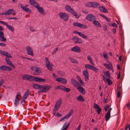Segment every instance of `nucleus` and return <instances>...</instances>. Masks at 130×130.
Masks as SVG:
<instances>
[{
	"mask_svg": "<svg viewBox=\"0 0 130 130\" xmlns=\"http://www.w3.org/2000/svg\"><path fill=\"white\" fill-rule=\"evenodd\" d=\"M99 8L101 12L104 13H107L108 12L107 9L106 8H105L103 6H101Z\"/></svg>",
	"mask_w": 130,
	"mask_h": 130,
	"instance_id": "obj_24",
	"label": "nucleus"
},
{
	"mask_svg": "<svg viewBox=\"0 0 130 130\" xmlns=\"http://www.w3.org/2000/svg\"><path fill=\"white\" fill-rule=\"evenodd\" d=\"M93 4H92V7H93L94 8H96L98 7V6H100V5L97 3H95L93 2Z\"/></svg>",
	"mask_w": 130,
	"mask_h": 130,
	"instance_id": "obj_37",
	"label": "nucleus"
},
{
	"mask_svg": "<svg viewBox=\"0 0 130 130\" xmlns=\"http://www.w3.org/2000/svg\"><path fill=\"white\" fill-rule=\"evenodd\" d=\"M35 67V71H36L37 73H40L41 72V71L40 70L39 68H38L37 67Z\"/></svg>",
	"mask_w": 130,
	"mask_h": 130,
	"instance_id": "obj_39",
	"label": "nucleus"
},
{
	"mask_svg": "<svg viewBox=\"0 0 130 130\" xmlns=\"http://www.w3.org/2000/svg\"><path fill=\"white\" fill-rule=\"evenodd\" d=\"M67 123V122H66L65 123L61 130H66L68 128L70 124L69 123L67 125H66Z\"/></svg>",
	"mask_w": 130,
	"mask_h": 130,
	"instance_id": "obj_23",
	"label": "nucleus"
},
{
	"mask_svg": "<svg viewBox=\"0 0 130 130\" xmlns=\"http://www.w3.org/2000/svg\"><path fill=\"white\" fill-rule=\"evenodd\" d=\"M22 98V96L21 95V93L19 92L18 93L15 97V100L14 104L15 106L18 105L19 102V101Z\"/></svg>",
	"mask_w": 130,
	"mask_h": 130,
	"instance_id": "obj_8",
	"label": "nucleus"
},
{
	"mask_svg": "<svg viewBox=\"0 0 130 130\" xmlns=\"http://www.w3.org/2000/svg\"><path fill=\"white\" fill-rule=\"evenodd\" d=\"M72 40L75 43L81 44L82 42V41L80 38H79L77 37L76 36L72 37Z\"/></svg>",
	"mask_w": 130,
	"mask_h": 130,
	"instance_id": "obj_9",
	"label": "nucleus"
},
{
	"mask_svg": "<svg viewBox=\"0 0 130 130\" xmlns=\"http://www.w3.org/2000/svg\"><path fill=\"white\" fill-rule=\"evenodd\" d=\"M71 58L70 60L72 62L77 63L78 62L75 59L72 58L71 57Z\"/></svg>",
	"mask_w": 130,
	"mask_h": 130,
	"instance_id": "obj_44",
	"label": "nucleus"
},
{
	"mask_svg": "<svg viewBox=\"0 0 130 130\" xmlns=\"http://www.w3.org/2000/svg\"><path fill=\"white\" fill-rule=\"evenodd\" d=\"M79 36L82 37L83 38H85L86 39H88V37L87 36L85 35H84V34L82 33L81 32Z\"/></svg>",
	"mask_w": 130,
	"mask_h": 130,
	"instance_id": "obj_42",
	"label": "nucleus"
},
{
	"mask_svg": "<svg viewBox=\"0 0 130 130\" xmlns=\"http://www.w3.org/2000/svg\"><path fill=\"white\" fill-rule=\"evenodd\" d=\"M21 7L24 11L28 13H30L31 12V10L29 8L26 7V6H23L22 5L21 6Z\"/></svg>",
	"mask_w": 130,
	"mask_h": 130,
	"instance_id": "obj_19",
	"label": "nucleus"
},
{
	"mask_svg": "<svg viewBox=\"0 0 130 130\" xmlns=\"http://www.w3.org/2000/svg\"><path fill=\"white\" fill-rule=\"evenodd\" d=\"M0 23L3 24L6 26L8 24L7 23H5V22L1 21H0Z\"/></svg>",
	"mask_w": 130,
	"mask_h": 130,
	"instance_id": "obj_63",
	"label": "nucleus"
},
{
	"mask_svg": "<svg viewBox=\"0 0 130 130\" xmlns=\"http://www.w3.org/2000/svg\"><path fill=\"white\" fill-rule=\"evenodd\" d=\"M27 97L28 96H27L24 95V94L22 97L23 100H25L27 98Z\"/></svg>",
	"mask_w": 130,
	"mask_h": 130,
	"instance_id": "obj_61",
	"label": "nucleus"
},
{
	"mask_svg": "<svg viewBox=\"0 0 130 130\" xmlns=\"http://www.w3.org/2000/svg\"><path fill=\"white\" fill-rule=\"evenodd\" d=\"M70 88H67L65 87V88H64V91L67 92H69L70 91Z\"/></svg>",
	"mask_w": 130,
	"mask_h": 130,
	"instance_id": "obj_53",
	"label": "nucleus"
},
{
	"mask_svg": "<svg viewBox=\"0 0 130 130\" xmlns=\"http://www.w3.org/2000/svg\"><path fill=\"white\" fill-rule=\"evenodd\" d=\"M51 88V86L50 85H41L40 89L38 91V93H46L49 91Z\"/></svg>",
	"mask_w": 130,
	"mask_h": 130,
	"instance_id": "obj_2",
	"label": "nucleus"
},
{
	"mask_svg": "<svg viewBox=\"0 0 130 130\" xmlns=\"http://www.w3.org/2000/svg\"><path fill=\"white\" fill-rule=\"evenodd\" d=\"M41 85L37 84L34 83L33 84V87L35 89L40 90Z\"/></svg>",
	"mask_w": 130,
	"mask_h": 130,
	"instance_id": "obj_25",
	"label": "nucleus"
},
{
	"mask_svg": "<svg viewBox=\"0 0 130 130\" xmlns=\"http://www.w3.org/2000/svg\"><path fill=\"white\" fill-rule=\"evenodd\" d=\"M109 25L110 26H112L113 27H115V28H116L118 27L117 25L115 23H113L112 24L111 23H110V24Z\"/></svg>",
	"mask_w": 130,
	"mask_h": 130,
	"instance_id": "obj_48",
	"label": "nucleus"
},
{
	"mask_svg": "<svg viewBox=\"0 0 130 130\" xmlns=\"http://www.w3.org/2000/svg\"><path fill=\"white\" fill-rule=\"evenodd\" d=\"M29 90H26V91H25L24 94L27 96H28L29 95Z\"/></svg>",
	"mask_w": 130,
	"mask_h": 130,
	"instance_id": "obj_47",
	"label": "nucleus"
},
{
	"mask_svg": "<svg viewBox=\"0 0 130 130\" xmlns=\"http://www.w3.org/2000/svg\"><path fill=\"white\" fill-rule=\"evenodd\" d=\"M71 50L73 52L79 53L81 51L80 48L78 46H76L72 48Z\"/></svg>",
	"mask_w": 130,
	"mask_h": 130,
	"instance_id": "obj_18",
	"label": "nucleus"
},
{
	"mask_svg": "<svg viewBox=\"0 0 130 130\" xmlns=\"http://www.w3.org/2000/svg\"><path fill=\"white\" fill-rule=\"evenodd\" d=\"M29 2L31 5L36 8V6L39 5L38 3L35 0H29Z\"/></svg>",
	"mask_w": 130,
	"mask_h": 130,
	"instance_id": "obj_16",
	"label": "nucleus"
},
{
	"mask_svg": "<svg viewBox=\"0 0 130 130\" xmlns=\"http://www.w3.org/2000/svg\"><path fill=\"white\" fill-rule=\"evenodd\" d=\"M93 2H88L86 4V6L87 7H91L92 6Z\"/></svg>",
	"mask_w": 130,
	"mask_h": 130,
	"instance_id": "obj_40",
	"label": "nucleus"
},
{
	"mask_svg": "<svg viewBox=\"0 0 130 130\" xmlns=\"http://www.w3.org/2000/svg\"><path fill=\"white\" fill-rule=\"evenodd\" d=\"M11 14L13 15H15L16 14L15 11L13 9H9L2 12L1 14L5 15H9Z\"/></svg>",
	"mask_w": 130,
	"mask_h": 130,
	"instance_id": "obj_4",
	"label": "nucleus"
},
{
	"mask_svg": "<svg viewBox=\"0 0 130 130\" xmlns=\"http://www.w3.org/2000/svg\"><path fill=\"white\" fill-rule=\"evenodd\" d=\"M83 75L85 76V79L86 81H88L89 80V75L88 71L87 70H84L83 72Z\"/></svg>",
	"mask_w": 130,
	"mask_h": 130,
	"instance_id": "obj_14",
	"label": "nucleus"
},
{
	"mask_svg": "<svg viewBox=\"0 0 130 130\" xmlns=\"http://www.w3.org/2000/svg\"><path fill=\"white\" fill-rule=\"evenodd\" d=\"M121 95V92L120 91H118L117 93V97L118 98H119Z\"/></svg>",
	"mask_w": 130,
	"mask_h": 130,
	"instance_id": "obj_60",
	"label": "nucleus"
},
{
	"mask_svg": "<svg viewBox=\"0 0 130 130\" xmlns=\"http://www.w3.org/2000/svg\"><path fill=\"white\" fill-rule=\"evenodd\" d=\"M76 88L78 89L79 91L82 93V94L84 95L85 94V91L84 90V88L83 87L81 86V85H79L78 86H77Z\"/></svg>",
	"mask_w": 130,
	"mask_h": 130,
	"instance_id": "obj_15",
	"label": "nucleus"
},
{
	"mask_svg": "<svg viewBox=\"0 0 130 130\" xmlns=\"http://www.w3.org/2000/svg\"><path fill=\"white\" fill-rule=\"evenodd\" d=\"M73 110L72 109H71V110L69 112V113L67 114L66 116L68 118V117L71 116L72 115V114L73 113Z\"/></svg>",
	"mask_w": 130,
	"mask_h": 130,
	"instance_id": "obj_33",
	"label": "nucleus"
},
{
	"mask_svg": "<svg viewBox=\"0 0 130 130\" xmlns=\"http://www.w3.org/2000/svg\"><path fill=\"white\" fill-rule=\"evenodd\" d=\"M46 67L47 68L48 70L50 71H52V66H46Z\"/></svg>",
	"mask_w": 130,
	"mask_h": 130,
	"instance_id": "obj_51",
	"label": "nucleus"
},
{
	"mask_svg": "<svg viewBox=\"0 0 130 130\" xmlns=\"http://www.w3.org/2000/svg\"><path fill=\"white\" fill-rule=\"evenodd\" d=\"M99 105L96 103H94V104L93 107L95 109H97L99 107Z\"/></svg>",
	"mask_w": 130,
	"mask_h": 130,
	"instance_id": "obj_52",
	"label": "nucleus"
},
{
	"mask_svg": "<svg viewBox=\"0 0 130 130\" xmlns=\"http://www.w3.org/2000/svg\"><path fill=\"white\" fill-rule=\"evenodd\" d=\"M109 70H110L111 69H112V66H110H110H105Z\"/></svg>",
	"mask_w": 130,
	"mask_h": 130,
	"instance_id": "obj_54",
	"label": "nucleus"
},
{
	"mask_svg": "<svg viewBox=\"0 0 130 130\" xmlns=\"http://www.w3.org/2000/svg\"><path fill=\"white\" fill-rule=\"evenodd\" d=\"M57 88L61 90H64L65 87L62 86H60L58 85L57 87Z\"/></svg>",
	"mask_w": 130,
	"mask_h": 130,
	"instance_id": "obj_38",
	"label": "nucleus"
},
{
	"mask_svg": "<svg viewBox=\"0 0 130 130\" xmlns=\"http://www.w3.org/2000/svg\"><path fill=\"white\" fill-rule=\"evenodd\" d=\"M78 25V27L82 28H87V26L86 25L83 24H81L80 23H79Z\"/></svg>",
	"mask_w": 130,
	"mask_h": 130,
	"instance_id": "obj_31",
	"label": "nucleus"
},
{
	"mask_svg": "<svg viewBox=\"0 0 130 130\" xmlns=\"http://www.w3.org/2000/svg\"><path fill=\"white\" fill-rule=\"evenodd\" d=\"M56 80L58 82L64 84H66L67 83V80L66 79L61 77L57 78L56 79Z\"/></svg>",
	"mask_w": 130,
	"mask_h": 130,
	"instance_id": "obj_12",
	"label": "nucleus"
},
{
	"mask_svg": "<svg viewBox=\"0 0 130 130\" xmlns=\"http://www.w3.org/2000/svg\"><path fill=\"white\" fill-rule=\"evenodd\" d=\"M7 28L9 29L12 31H14V28L12 27L11 26H10L8 24H7L6 26Z\"/></svg>",
	"mask_w": 130,
	"mask_h": 130,
	"instance_id": "obj_34",
	"label": "nucleus"
},
{
	"mask_svg": "<svg viewBox=\"0 0 130 130\" xmlns=\"http://www.w3.org/2000/svg\"><path fill=\"white\" fill-rule=\"evenodd\" d=\"M103 55L104 58L107 60V59H108V57H107V54L106 53V52H104L103 53Z\"/></svg>",
	"mask_w": 130,
	"mask_h": 130,
	"instance_id": "obj_45",
	"label": "nucleus"
},
{
	"mask_svg": "<svg viewBox=\"0 0 130 130\" xmlns=\"http://www.w3.org/2000/svg\"><path fill=\"white\" fill-rule=\"evenodd\" d=\"M62 99L60 98L57 100L55 105V107L53 109L55 110L56 109L58 110L61 107L62 103Z\"/></svg>",
	"mask_w": 130,
	"mask_h": 130,
	"instance_id": "obj_6",
	"label": "nucleus"
},
{
	"mask_svg": "<svg viewBox=\"0 0 130 130\" xmlns=\"http://www.w3.org/2000/svg\"><path fill=\"white\" fill-rule=\"evenodd\" d=\"M60 18L65 21H67L69 19V16L65 12H60L59 13Z\"/></svg>",
	"mask_w": 130,
	"mask_h": 130,
	"instance_id": "obj_5",
	"label": "nucleus"
},
{
	"mask_svg": "<svg viewBox=\"0 0 130 130\" xmlns=\"http://www.w3.org/2000/svg\"><path fill=\"white\" fill-rule=\"evenodd\" d=\"M66 10L67 11L70 12L72 14L76 17V18H78L79 16H78V14L76 12H75L73 9H72L70 6L69 5H67L65 7Z\"/></svg>",
	"mask_w": 130,
	"mask_h": 130,
	"instance_id": "obj_3",
	"label": "nucleus"
},
{
	"mask_svg": "<svg viewBox=\"0 0 130 130\" xmlns=\"http://www.w3.org/2000/svg\"><path fill=\"white\" fill-rule=\"evenodd\" d=\"M4 56L10 58L12 57L11 56L10 54L8 52H5Z\"/></svg>",
	"mask_w": 130,
	"mask_h": 130,
	"instance_id": "obj_46",
	"label": "nucleus"
},
{
	"mask_svg": "<svg viewBox=\"0 0 130 130\" xmlns=\"http://www.w3.org/2000/svg\"><path fill=\"white\" fill-rule=\"evenodd\" d=\"M5 60L6 61L7 63L9 65H13L11 61L8 58H6Z\"/></svg>",
	"mask_w": 130,
	"mask_h": 130,
	"instance_id": "obj_32",
	"label": "nucleus"
},
{
	"mask_svg": "<svg viewBox=\"0 0 130 130\" xmlns=\"http://www.w3.org/2000/svg\"><path fill=\"white\" fill-rule=\"evenodd\" d=\"M110 113L107 112L105 115V120L107 121H108L110 118Z\"/></svg>",
	"mask_w": 130,
	"mask_h": 130,
	"instance_id": "obj_27",
	"label": "nucleus"
},
{
	"mask_svg": "<svg viewBox=\"0 0 130 130\" xmlns=\"http://www.w3.org/2000/svg\"><path fill=\"white\" fill-rule=\"evenodd\" d=\"M0 40L3 41L6 40V39L4 37V33L2 31H0Z\"/></svg>",
	"mask_w": 130,
	"mask_h": 130,
	"instance_id": "obj_20",
	"label": "nucleus"
},
{
	"mask_svg": "<svg viewBox=\"0 0 130 130\" xmlns=\"http://www.w3.org/2000/svg\"><path fill=\"white\" fill-rule=\"evenodd\" d=\"M36 8L41 14H43L44 15L45 14V13L44 12V9L42 7L37 6H36Z\"/></svg>",
	"mask_w": 130,
	"mask_h": 130,
	"instance_id": "obj_17",
	"label": "nucleus"
},
{
	"mask_svg": "<svg viewBox=\"0 0 130 130\" xmlns=\"http://www.w3.org/2000/svg\"><path fill=\"white\" fill-rule=\"evenodd\" d=\"M76 99L78 101H79L81 102H84V98L81 95H79L78 97L76 98Z\"/></svg>",
	"mask_w": 130,
	"mask_h": 130,
	"instance_id": "obj_28",
	"label": "nucleus"
},
{
	"mask_svg": "<svg viewBox=\"0 0 130 130\" xmlns=\"http://www.w3.org/2000/svg\"><path fill=\"white\" fill-rule=\"evenodd\" d=\"M112 32L113 34H115L116 32V29L113 28L112 29Z\"/></svg>",
	"mask_w": 130,
	"mask_h": 130,
	"instance_id": "obj_62",
	"label": "nucleus"
},
{
	"mask_svg": "<svg viewBox=\"0 0 130 130\" xmlns=\"http://www.w3.org/2000/svg\"><path fill=\"white\" fill-rule=\"evenodd\" d=\"M68 118L66 116H64L63 117L61 118V119H60V121H63V120L64 119H67Z\"/></svg>",
	"mask_w": 130,
	"mask_h": 130,
	"instance_id": "obj_59",
	"label": "nucleus"
},
{
	"mask_svg": "<svg viewBox=\"0 0 130 130\" xmlns=\"http://www.w3.org/2000/svg\"><path fill=\"white\" fill-rule=\"evenodd\" d=\"M88 59L89 60L91 64H93V62H92V58H91L90 57V56H89V57L88 58Z\"/></svg>",
	"mask_w": 130,
	"mask_h": 130,
	"instance_id": "obj_56",
	"label": "nucleus"
},
{
	"mask_svg": "<svg viewBox=\"0 0 130 130\" xmlns=\"http://www.w3.org/2000/svg\"><path fill=\"white\" fill-rule=\"evenodd\" d=\"M76 77L77 78L79 82L80 83H81L82 85H84V83H83L82 80L80 77L78 75Z\"/></svg>",
	"mask_w": 130,
	"mask_h": 130,
	"instance_id": "obj_35",
	"label": "nucleus"
},
{
	"mask_svg": "<svg viewBox=\"0 0 130 130\" xmlns=\"http://www.w3.org/2000/svg\"><path fill=\"white\" fill-rule=\"evenodd\" d=\"M100 16L102 17L105 19L107 22H110V20L108 18L106 17V16L103 15L101 14H99Z\"/></svg>",
	"mask_w": 130,
	"mask_h": 130,
	"instance_id": "obj_30",
	"label": "nucleus"
},
{
	"mask_svg": "<svg viewBox=\"0 0 130 130\" xmlns=\"http://www.w3.org/2000/svg\"><path fill=\"white\" fill-rule=\"evenodd\" d=\"M57 73L60 75L61 76H63L65 74V73L61 71H58Z\"/></svg>",
	"mask_w": 130,
	"mask_h": 130,
	"instance_id": "obj_43",
	"label": "nucleus"
},
{
	"mask_svg": "<svg viewBox=\"0 0 130 130\" xmlns=\"http://www.w3.org/2000/svg\"><path fill=\"white\" fill-rule=\"evenodd\" d=\"M1 70L3 71H10L11 70V68L6 66H2L0 67Z\"/></svg>",
	"mask_w": 130,
	"mask_h": 130,
	"instance_id": "obj_13",
	"label": "nucleus"
},
{
	"mask_svg": "<svg viewBox=\"0 0 130 130\" xmlns=\"http://www.w3.org/2000/svg\"><path fill=\"white\" fill-rule=\"evenodd\" d=\"M79 23L77 22H74L73 23V25L75 26H76L77 27H78V25Z\"/></svg>",
	"mask_w": 130,
	"mask_h": 130,
	"instance_id": "obj_55",
	"label": "nucleus"
},
{
	"mask_svg": "<svg viewBox=\"0 0 130 130\" xmlns=\"http://www.w3.org/2000/svg\"><path fill=\"white\" fill-rule=\"evenodd\" d=\"M104 30H106L107 29V27L106 25H104L103 26Z\"/></svg>",
	"mask_w": 130,
	"mask_h": 130,
	"instance_id": "obj_64",
	"label": "nucleus"
},
{
	"mask_svg": "<svg viewBox=\"0 0 130 130\" xmlns=\"http://www.w3.org/2000/svg\"><path fill=\"white\" fill-rule=\"evenodd\" d=\"M97 109H98L96 111L98 113V114H99L100 113L101 111L102 110V109L100 107H99V108H98Z\"/></svg>",
	"mask_w": 130,
	"mask_h": 130,
	"instance_id": "obj_49",
	"label": "nucleus"
},
{
	"mask_svg": "<svg viewBox=\"0 0 130 130\" xmlns=\"http://www.w3.org/2000/svg\"><path fill=\"white\" fill-rule=\"evenodd\" d=\"M58 48L59 47H58L56 48L53 51V52H52V54H55L57 51L58 49Z\"/></svg>",
	"mask_w": 130,
	"mask_h": 130,
	"instance_id": "obj_50",
	"label": "nucleus"
},
{
	"mask_svg": "<svg viewBox=\"0 0 130 130\" xmlns=\"http://www.w3.org/2000/svg\"><path fill=\"white\" fill-rule=\"evenodd\" d=\"M94 25L100 28L102 26L101 24L99 21L95 20L93 23Z\"/></svg>",
	"mask_w": 130,
	"mask_h": 130,
	"instance_id": "obj_22",
	"label": "nucleus"
},
{
	"mask_svg": "<svg viewBox=\"0 0 130 130\" xmlns=\"http://www.w3.org/2000/svg\"><path fill=\"white\" fill-rule=\"evenodd\" d=\"M5 52L1 50H0V54L2 55H5Z\"/></svg>",
	"mask_w": 130,
	"mask_h": 130,
	"instance_id": "obj_58",
	"label": "nucleus"
},
{
	"mask_svg": "<svg viewBox=\"0 0 130 130\" xmlns=\"http://www.w3.org/2000/svg\"><path fill=\"white\" fill-rule=\"evenodd\" d=\"M85 67L86 68H88V69H92L94 71L97 72L98 70V69L96 68L95 67L93 66H85Z\"/></svg>",
	"mask_w": 130,
	"mask_h": 130,
	"instance_id": "obj_21",
	"label": "nucleus"
},
{
	"mask_svg": "<svg viewBox=\"0 0 130 130\" xmlns=\"http://www.w3.org/2000/svg\"><path fill=\"white\" fill-rule=\"evenodd\" d=\"M45 59L46 62H45V65H50V62L48 58L47 57H45Z\"/></svg>",
	"mask_w": 130,
	"mask_h": 130,
	"instance_id": "obj_36",
	"label": "nucleus"
},
{
	"mask_svg": "<svg viewBox=\"0 0 130 130\" xmlns=\"http://www.w3.org/2000/svg\"><path fill=\"white\" fill-rule=\"evenodd\" d=\"M26 49L28 55L31 56L34 55L33 50L31 47L29 46H26Z\"/></svg>",
	"mask_w": 130,
	"mask_h": 130,
	"instance_id": "obj_10",
	"label": "nucleus"
},
{
	"mask_svg": "<svg viewBox=\"0 0 130 130\" xmlns=\"http://www.w3.org/2000/svg\"><path fill=\"white\" fill-rule=\"evenodd\" d=\"M104 74L106 77L108 78L111 77L110 75V72L109 71H107L106 72L104 73Z\"/></svg>",
	"mask_w": 130,
	"mask_h": 130,
	"instance_id": "obj_29",
	"label": "nucleus"
},
{
	"mask_svg": "<svg viewBox=\"0 0 130 130\" xmlns=\"http://www.w3.org/2000/svg\"><path fill=\"white\" fill-rule=\"evenodd\" d=\"M4 82V80L3 79H2L0 80V87L2 86Z\"/></svg>",
	"mask_w": 130,
	"mask_h": 130,
	"instance_id": "obj_57",
	"label": "nucleus"
},
{
	"mask_svg": "<svg viewBox=\"0 0 130 130\" xmlns=\"http://www.w3.org/2000/svg\"><path fill=\"white\" fill-rule=\"evenodd\" d=\"M71 83L73 86L75 87H77L79 85L81 86V85L74 78H71Z\"/></svg>",
	"mask_w": 130,
	"mask_h": 130,
	"instance_id": "obj_11",
	"label": "nucleus"
},
{
	"mask_svg": "<svg viewBox=\"0 0 130 130\" xmlns=\"http://www.w3.org/2000/svg\"><path fill=\"white\" fill-rule=\"evenodd\" d=\"M106 81L107 82L108 85H111L112 83V82L108 78L106 79Z\"/></svg>",
	"mask_w": 130,
	"mask_h": 130,
	"instance_id": "obj_41",
	"label": "nucleus"
},
{
	"mask_svg": "<svg viewBox=\"0 0 130 130\" xmlns=\"http://www.w3.org/2000/svg\"><path fill=\"white\" fill-rule=\"evenodd\" d=\"M58 110L56 109L55 110H54V109H53V115H54L58 117H61L62 116L61 114L59 113L58 112L56 113V112Z\"/></svg>",
	"mask_w": 130,
	"mask_h": 130,
	"instance_id": "obj_26",
	"label": "nucleus"
},
{
	"mask_svg": "<svg viewBox=\"0 0 130 130\" xmlns=\"http://www.w3.org/2000/svg\"><path fill=\"white\" fill-rule=\"evenodd\" d=\"M26 79L30 81H33L34 80L35 82H44L46 81V79H44L39 77H35L29 75H27Z\"/></svg>",
	"mask_w": 130,
	"mask_h": 130,
	"instance_id": "obj_1",
	"label": "nucleus"
},
{
	"mask_svg": "<svg viewBox=\"0 0 130 130\" xmlns=\"http://www.w3.org/2000/svg\"><path fill=\"white\" fill-rule=\"evenodd\" d=\"M86 18L87 20L90 22H93L96 19L95 16L92 14H87L86 16Z\"/></svg>",
	"mask_w": 130,
	"mask_h": 130,
	"instance_id": "obj_7",
	"label": "nucleus"
}]
</instances>
